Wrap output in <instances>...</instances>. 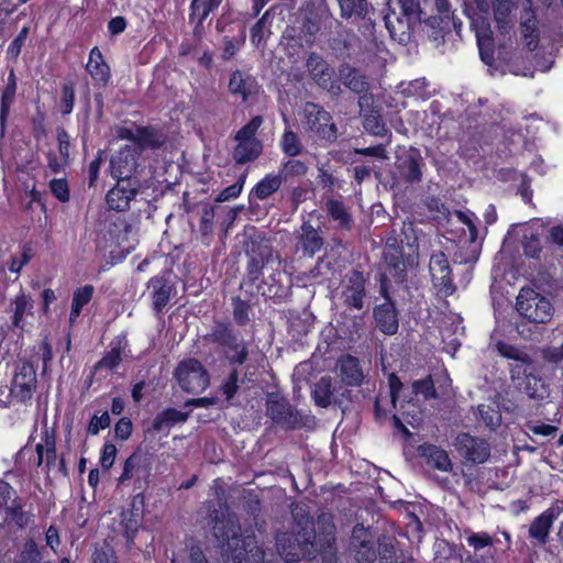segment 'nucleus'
Segmentation results:
<instances>
[{"instance_id":"f03ea898","label":"nucleus","mask_w":563,"mask_h":563,"mask_svg":"<svg viewBox=\"0 0 563 563\" xmlns=\"http://www.w3.org/2000/svg\"><path fill=\"white\" fill-rule=\"evenodd\" d=\"M292 517L296 522L295 532L279 533L276 537V547L278 554L288 563L298 562L309 558L316 551L313 539V522L302 506H296L292 509Z\"/></svg>"},{"instance_id":"ea45409f","label":"nucleus","mask_w":563,"mask_h":563,"mask_svg":"<svg viewBox=\"0 0 563 563\" xmlns=\"http://www.w3.org/2000/svg\"><path fill=\"white\" fill-rule=\"evenodd\" d=\"M495 349L503 357L518 362L516 365L526 366L532 363L531 357L525 351L504 341H497Z\"/></svg>"},{"instance_id":"8fccbe9b","label":"nucleus","mask_w":563,"mask_h":563,"mask_svg":"<svg viewBox=\"0 0 563 563\" xmlns=\"http://www.w3.org/2000/svg\"><path fill=\"white\" fill-rule=\"evenodd\" d=\"M431 277H438L442 275L451 274V268L444 253L439 252L431 256L429 263Z\"/></svg>"},{"instance_id":"393cba45","label":"nucleus","mask_w":563,"mask_h":563,"mask_svg":"<svg viewBox=\"0 0 563 563\" xmlns=\"http://www.w3.org/2000/svg\"><path fill=\"white\" fill-rule=\"evenodd\" d=\"M340 81L355 93H364L368 90L369 84L366 77L355 67L349 64H343L339 68Z\"/></svg>"},{"instance_id":"c03bdc74","label":"nucleus","mask_w":563,"mask_h":563,"mask_svg":"<svg viewBox=\"0 0 563 563\" xmlns=\"http://www.w3.org/2000/svg\"><path fill=\"white\" fill-rule=\"evenodd\" d=\"M307 35L308 34L302 32V27L300 25H292L288 26L285 30L282 36V41L285 42L286 45L291 47H310L313 45V43H306V41L308 42Z\"/></svg>"},{"instance_id":"4468645a","label":"nucleus","mask_w":563,"mask_h":563,"mask_svg":"<svg viewBox=\"0 0 563 563\" xmlns=\"http://www.w3.org/2000/svg\"><path fill=\"white\" fill-rule=\"evenodd\" d=\"M401 9V15L397 13H388L384 16L385 26L390 37L399 43H406L410 37V29L413 23L419 21L420 8L409 14L405 8Z\"/></svg>"},{"instance_id":"39448f33","label":"nucleus","mask_w":563,"mask_h":563,"mask_svg":"<svg viewBox=\"0 0 563 563\" xmlns=\"http://www.w3.org/2000/svg\"><path fill=\"white\" fill-rule=\"evenodd\" d=\"M37 467L49 475L51 473L67 476V468L63 457L58 459L56 453L55 435L47 428L43 431L42 441L35 445Z\"/></svg>"},{"instance_id":"b1692460","label":"nucleus","mask_w":563,"mask_h":563,"mask_svg":"<svg viewBox=\"0 0 563 563\" xmlns=\"http://www.w3.org/2000/svg\"><path fill=\"white\" fill-rule=\"evenodd\" d=\"M297 239L303 253L308 256H313L316 253L321 251L324 244V240L320 232L309 222L302 223Z\"/></svg>"},{"instance_id":"5fc2aeb1","label":"nucleus","mask_w":563,"mask_h":563,"mask_svg":"<svg viewBox=\"0 0 563 563\" xmlns=\"http://www.w3.org/2000/svg\"><path fill=\"white\" fill-rule=\"evenodd\" d=\"M412 391L416 395H422L424 399L435 398L437 391L433 380L430 376L412 383Z\"/></svg>"},{"instance_id":"c9c22d12","label":"nucleus","mask_w":563,"mask_h":563,"mask_svg":"<svg viewBox=\"0 0 563 563\" xmlns=\"http://www.w3.org/2000/svg\"><path fill=\"white\" fill-rule=\"evenodd\" d=\"M271 12L266 11L251 29V42L255 47L264 46L265 41L272 34Z\"/></svg>"},{"instance_id":"6ab92c4d","label":"nucleus","mask_w":563,"mask_h":563,"mask_svg":"<svg viewBox=\"0 0 563 563\" xmlns=\"http://www.w3.org/2000/svg\"><path fill=\"white\" fill-rule=\"evenodd\" d=\"M33 299L23 291L12 298L5 308V312L10 314L12 328L25 330L27 317L33 314Z\"/></svg>"},{"instance_id":"9d476101","label":"nucleus","mask_w":563,"mask_h":563,"mask_svg":"<svg viewBox=\"0 0 563 563\" xmlns=\"http://www.w3.org/2000/svg\"><path fill=\"white\" fill-rule=\"evenodd\" d=\"M210 341L225 347L227 358L231 363L243 364L247 357V347L243 340L238 339L231 329L223 324L217 323L208 334Z\"/></svg>"},{"instance_id":"4d7b16f0","label":"nucleus","mask_w":563,"mask_h":563,"mask_svg":"<svg viewBox=\"0 0 563 563\" xmlns=\"http://www.w3.org/2000/svg\"><path fill=\"white\" fill-rule=\"evenodd\" d=\"M121 525L124 527V533L128 540H132L139 529L140 520L132 511H122Z\"/></svg>"},{"instance_id":"f704fd0d","label":"nucleus","mask_w":563,"mask_h":563,"mask_svg":"<svg viewBox=\"0 0 563 563\" xmlns=\"http://www.w3.org/2000/svg\"><path fill=\"white\" fill-rule=\"evenodd\" d=\"M165 142L164 135L151 128H137L136 144L139 154L145 147L156 148Z\"/></svg>"},{"instance_id":"ddd939ff","label":"nucleus","mask_w":563,"mask_h":563,"mask_svg":"<svg viewBox=\"0 0 563 563\" xmlns=\"http://www.w3.org/2000/svg\"><path fill=\"white\" fill-rule=\"evenodd\" d=\"M36 383L34 366L29 362H23L16 367L11 385V396L21 402L30 400L36 388Z\"/></svg>"},{"instance_id":"e2e57ef3","label":"nucleus","mask_w":563,"mask_h":563,"mask_svg":"<svg viewBox=\"0 0 563 563\" xmlns=\"http://www.w3.org/2000/svg\"><path fill=\"white\" fill-rule=\"evenodd\" d=\"M33 256L32 247L24 245L20 257H13L9 265V271L12 273H20L21 269L31 261Z\"/></svg>"},{"instance_id":"864d4df0","label":"nucleus","mask_w":563,"mask_h":563,"mask_svg":"<svg viewBox=\"0 0 563 563\" xmlns=\"http://www.w3.org/2000/svg\"><path fill=\"white\" fill-rule=\"evenodd\" d=\"M318 528L320 529L321 533L324 536L323 543L330 547L331 543L334 541V534H335V526L332 521L331 515L322 514L318 518Z\"/></svg>"},{"instance_id":"6e6d98bb","label":"nucleus","mask_w":563,"mask_h":563,"mask_svg":"<svg viewBox=\"0 0 563 563\" xmlns=\"http://www.w3.org/2000/svg\"><path fill=\"white\" fill-rule=\"evenodd\" d=\"M91 563H119L114 550L109 544L96 548Z\"/></svg>"},{"instance_id":"49530a36","label":"nucleus","mask_w":563,"mask_h":563,"mask_svg":"<svg viewBox=\"0 0 563 563\" xmlns=\"http://www.w3.org/2000/svg\"><path fill=\"white\" fill-rule=\"evenodd\" d=\"M307 172L308 166L305 162L299 159H289L283 164L278 173L284 180H287L289 177L303 176Z\"/></svg>"},{"instance_id":"338daca9","label":"nucleus","mask_w":563,"mask_h":563,"mask_svg":"<svg viewBox=\"0 0 563 563\" xmlns=\"http://www.w3.org/2000/svg\"><path fill=\"white\" fill-rule=\"evenodd\" d=\"M111 419L107 411H104L102 415L92 416L89 426H88V433L91 435H96L99 433L100 430H103L110 426Z\"/></svg>"},{"instance_id":"13d9d810","label":"nucleus","mask_w":563,"mask_h":563,"mask_svg":"<svg viewBox=\"0 0 563 563\" xmlns=\"http://www.w3.org/2000/svg\"><path fill=\"white\" fill-rule=\"evenodd\" d=\"M121 352L119 349L109 351L96 365L95 371L113 369L121 363Z\"/></svg>"},{"instance_id":"7c9ffc66","label":"nucleus","mask_w":563,"mask_h":563,"mask_svg":"<svg viewBox=\"0 0 563 563\" xmlns=\"http://www.w3.org/2000/svg\"><path fill=\"white\" fill-rule=\"evenodd\" d=\"M238 144L233 151V159L236 164H245L255 161L262 153L263 145L261 141H236Z\"/></svg>"},{"instance_id":"9b49d317","label":"nucleus","mask_w":563,"mask_h":563,"mask_svg":"<svg viewBox=\"0 0 563 563\" xmlns=\"http://www.w3.org/2000/svg\"><path fill=\"white\" fill-rule=\"evenodd\" d=\"M453 445L467 463L482 464L490 456L489 444L484 439L468 433H460L455 438Z\"/></svg>"},{"instance_id":"bf43d9fd","label":"nucleus","mask_w":563,"mask_h":563,"mask_svg":"<svg viewBox=\"0 0 563 563\" xmlns=\"http://www.w3.org/2000/svg\"><path fill=\"white\" fill-rule=\"evenodd\" d=\"M20 498L16 497L15 489L7 482L0 479V508L7 509L13 504V501H19Z\"/></svg>"},{"instance_id":"f3484780","label":"nucleus","mask_w":563,"mask_h":563,"mask_svg":"<svg viewBox=\"0 0 563 563\" xmlns=\"http://www.w3.org/2000/svg\"><path fill=\"white\" fill-rule=\"evenodd\" d=\"M249 256L247 272L253 278H257L263 267L274 260V250L265 240H252L246 249Z\"/></svg>"},{"instance_id":"0eeeda50","label":"nucleus","mask_w":563,"mask_h":563,"mask_svg":"<svg viewBox=\"0 0 563 563\" xmlns=\"http://www.w3.org/2000/svg\"><path fill=\"white\" fill-rule=\"evenodd\" d=\"M266 413L275 423L286 429H297L303 426L299 412L277 393L267 395Z\"/></svg>"},{"instance_id":"58836bf2","label":"nucleus","mask_w":563,"mask_h":563,"mask_svg":"<svg viewBox=\"0 0 563 563\" xmlns=\"http://www.w3.org/2000/svg\"><path fill=\"white\" fill-rule=\"evenodd\" d=\"M283 181L284 179L279 173L277 175L268 174L257 183L254 188V195L256 198L264 200L276 192L282 186Z\"/></svg>"},{"instance_id":"a878e982","label":"nucleus","mask_w":563,"mask_h":563,"mask_svg":"<svg viewBox=\"0 0 563 563\" xmlns=\"http://www.w3.org/2000/svg\"><path fill=\"white\" fill-rule=\"evenodd\" d=\"M422 158L418 153L409 154L399 159L397 169L401 178L410 184L419 183L422 177Z\"/></svg>"},{"instance_id":"2eb2a0df","label":"nucleus","mask_w":563,"mask_h":563,"mask_svg":"<svg viewBox=\"0 0 563 563\" xmlns=\"http://www.w3.org/2000/svg\"><path fill=\"white\" fill-rule=\"evenodd\" d=\"M467 544L473 549V554L465 558V563H496L495 552L487 550L482 552L485 548H492L495 543L493 537L487 532H467Z\"/></svg>"},{"instance_id":"774afa93","label":"nucleus","mask_w":563,"mask_h":563,"mask_svg":"<svg viewBox=\"0 0 563 563\" xmlns=\"http://www.w3.org/2000/svg\"><path fill=\"white\" fill-rule=\"evenodd\" d=\"M29 31L30 29L27 26H24L20 33L18 34V36L12 41V43L9 45L8 47V54L12 57V58H16L20 53H21V49L25 43V40L27 37V34H29Z\"/></svg>"},{"instance_id":"3c124183","label":"nucleus","mask_w":563,"mask_h":563,"mask_svg":"<svg viewBox=\"0 0 563 563\" xmlns=\"http://www.w3.org/2000/svg\"><path fill=\"white\" fill-rule=\"evenodd\" d=\"M478 412L486 427L492 430L499 427L501 422V416L497 409L488 405H479Z\"/></svg>"},{"instance_id":"412c9836","label":"nucleus","mask_w":563,"mask_h":563,"mask_svg":"<svg viewBox=\"0 0 563 563\" xmlns=\"http://www.w3.org/2000/svg\"><path fill=\"white\" fill-rule=\"evenodd\" d=\"M147 288L151 290L154 310L161 312L170 299L174 290L173 284L163 276H155L150 279Z\"/></svg>"},{"instance_id":"de8ad7c7","label":"nucleus","mask_w":563,"mask_h":563,"mask_svg":"<svg viewBox=\"0 0 563 563\" xmlns=\"http://www.w3.org/2000/svg\"><path fill=\"white\" fill-rule=\"evenodd\" d=\"M40 551L33 539L25 541L15 563H40Z\"/></svg>"},{"instance_id":"a211bd4d","label":"nucleus","mask_w":563,"mask_h":563,"mask_svg":"<svg viewBox=\"0 0 563 563\" xmlns=\"http://www.w3.org/2000/svg\"><path fill=\"white\" fill-rule=\"evenodd\" d=\"M117 181V185L108 191L106 202L111 210L125 211L130 208V202L139 194L140 181Z\"/></svg>"},{"instance_id":"423d86ee","label":"nucleus","mask_w":563,"mask_h":563,"mask_svg":"<svg viewBox=\"0 0 563 563\" xmlns=\"http://www.w3.org/2000/svg\"><path fill=\"white\" fill-rule=\"evenodd\" d=\"M306 68L311 79L330 95L338 97L342 93L339 80L335 79L334 68L319 54L310 53Z\"/></svg>"},{"instance_id":"2f4dec72","label":"nucleus","mask_w":563,"mask_h":563,"mask_svg":"<svg viewBox=\"0 0 563 563\" xmlns=\"http://www.w3.org/2000/svg\"><path fill=\"white\" fill-rule=\"evenodd\" d=\"M367 530L362 526H355L352 533L353 543L358 542L361 550L357 552L360 563H369L375 560L376 554L367 539Z\"/></svg>"},{"instance_id":"7ed1b4c3","label":"nucleus","mask_w":563,"mask_h":563,"mask_svg":"<svg viewBox=\"0 0 563 563\" xmlns=\"http://www.w3.org/2000/svg\"><path fill=\"white\" fill-rule=\"evenodd\" d=\"M516 308L523 318L536 323H545L553 314L550 300L532 289L520 290Z\"/></svg>"},{"instance_id":"09e8293b","label":"nucleus","mask_w":563,"mask_h":563,"mask_svg":"<svg viewBox=\"0 0 563 563\" xmlns=\"http://www.w3.org/2000/svg\"><path fill=\"white\" fill-rule=\"evenodd\" d=\"M262 123V117H254L249 123H246L236 132L235 141H258L255 135Z\"/></svg>"},{"instance_id":"680f3d73","label":"nucleus","mask_w":563,"mask_h":563,"mask_svg":"<svg viewBox=\"0 0 563 563\" xmlns=\"http://www.w3.org/2000/svg\"><path fill=\"white\" fill-rule=\"evenodd\" d=\"M364 128L376 136H385L388 132L382 119L376 114H369L365 118Z\"/></svg>"},{"instance_id":"1a4fd4ad","label":"nucleus","mask_w":563,"mask_h":563,"mask_svg":"<svg viewBox=\"0 0 563 563\" xmlns=\"http://www.w3.org/2000/svg\"><path fill=\"white\" fill-rule=\"evenodd\" d=\"M139 151L136 147L125 145L115 152L110 159V174L117 180L135 183L139 168Z\"/></svg>"},{"instance_id":"dca6fc26","label":"nucleus","mask_w":563,"mask_h":563,"mask_svg":"<svg viewBox=\"0 0 563 563\" xmlns=\"http://www.w3.org/2000/svg\"><path fill=\"white\" fill-rule=\"evenodd\" d=\"M562 515L563 511L560 510V500H558L533 519L529 527V537L537 540L542 545L545 544L553 522L562 518Z\"/></svg>"},{"instance_id":"72a5a7b5","label":"nucleus","mask_w":563,"mask_h":563,"mask_svg":"<svg viewBox=\"0 0 563 563\" xmlns=\"http://www.w3.org/2000/svg\"><path fill=\"white\" fill-rule=\"evenodd\" d=\"M187 419V412H183L174 408H168L155 417L153 421V429L156 431H162L164 429L170 428L176 423L185 422Z\"/></svg>"},{"instance_id":"c756f323","label":"nucleus","mask_w":563,"mask_h":563,"mask_svg":"<svg viewBox=\"0 0 563 563\" xmlns=\"http://www.w3.org/2000/svg\"><path fill=\"white\" fill-rule=\"evenodd\" d=\"M87 71L93 80L107 84L110 78V67L104 62L103 56L98 47H93L89 53V60L86 66Z\"/></svg>"},{"instance_id":"bb28decb","label":"nucleus","mask_w":563,"mask_h":563,"mask_svg":"<svg viewBox=\"0 0 563 563\" xmlns=\"http://www.w3.org/2000/svg\"><path fill=\"white\" fill-rule=\"evenodd\" d=\"M343 19H366L375 9L368 0H336Z\"/></svg>"},{"instance_id":"aec40b11","label":"nucleus","mask_w":563,"mask_h":563,"mask_svg":"<svg viewBox=\"0 0 563 563\" xmlns=\"http://www.w3.org/2000/svg\"><path fill=\"white\" fill-rule=\"evenodd\" d=\"M343 299L344 302L353 308H363V298L365 296V279L361 272L353 271L344 279Z\"/></svg>"},{"instance_id":"f8f14e48","label":"nucleus","mask_w":563,"mask_h":563,"mask_svg":"<svg viewBox=\"0 0 563 563\" xmlns=\"http://www.w3.org/2000/svg\"><path fill=\"white\" fill-rule=\"evenodd\" d=\"M510 379L516 389L525 393L532 399L543 397V383L536 375L534 368L531 365H512L509 369Z\"/></svg>"},{"instance_id":"69168bd1","label":"nucleus","mask_w":563,"mask_h":563,"mask_svg":"<svg viewBox=\"0 0 563 563\" xmlns=\"http://www.w3.org/2000/svg\"><path fill=\"white\" fill-rule=\"evenodd\" d=\"M432 282L439 294L444 297L452 295L455 290L451 274L434 277L432 278Z\"/></svg>"},{"instance_id":"4be33fe9","label":"nucleus","mask_w":563,"mask_h":563,"mask_svg":"<svg viewBox=\"0 0 563 563\" xmlns=\"http://www.w3.org/2000/svg\"><path fill=\"white\" fill-rule=\"evenodd\" d=\"M336 369L341 380L349 386H360L364 379L360 362L352 355H344L338 360Z\"/></svg>"},{"instance_id":"052dcab7","label":"nucleus","mask_w":563,"mask_h":563,"mask_svg":"<svg viewBox=\"0 0 563 563\" xmlns=\"http://www.w3.org/2000/svg\"><path fill=\"white\" fill-rule=\"evenodd\" d=\"M52 194L62 202H66L70 198L69 187L65 178H55L49 183Z\"/></svg>"},{"instance_id":"37998d69","label":"nucleus","mask_w":563,"mask_h":563,"mask_svg":"<svg viewBox=\"0 0 563 563\" xmlns=\"http://www.w3.org/2000/svg\"><path fill=\"white\" fill-rule=\"evenodd\" d=\"M14 95H15V81H14V76L11 74L10 84H8V86L1 97V109H0V125H1L0 135L1 136L4 135L5 120H7L10 107L13 102Z\"/></svg>"},{"instance_id":"a19ab883","label":"nucleus","mask_w":563,"mask_h":563,"mask_svg":"<svg viewBox=\"0 0 563 563\" xmlns=\"http://www.w3.org/2000/svg\"><path fill=\"white\" fill-rule=\"evenodd\" d=\"M523 21L521 23L522 35L526 42V46L529 51H533L538 45V31L537 20L533 12L528 9L526 10Z\"/></svg>"},{"instance_id":"cd10ccee","label":"nucleus","mask_w":563,"mask_h":563,"mask_svg":"<svg viewBox=\"0 0 563 563\" xmlns=\"http://www.w3.org/2000/svg\"><path fill=\"white\" fill-rule=\"evenodd\" d=\"M420 451L429 466L441 472H450L452 470V462L445 450L432 444H428L422 445Z\"/></svg>"},{"instance_id":"603ef678","label":"nucleus","mask_w":563,"mask_h":563,"mask_svg":"<svg viewBox=\"0 0 563 563\" xmlns=\"http://www.w3.org/2000/svg\"><path fill=\"white\" fill-rule=\"evenodd\" d=\"M302 32L308 34L307 43H314V35L320 31V16L316 13L306 14L300 23Z\"/></svg>"},{"instance_id":"20e7f679","label":"nucleus","mask_w":563,"mask_h":563,"mask_svg":"<svg viewBox=\"0 0 563 563\" xmlns=\"http://www.w3.org/2000/svg\"><path fill=\"white\" fill-rule=\"evenodd\" d=\"M174 376L180 388L189 394H198L209 386V375L202 364L195 358L181 361L175 368Z\"/></svg>"},{"instance_id":"0e129e2a","label":"nucleus","mask_w":563,"mask_h":563,"mask_svg":"<svg viewBox=\"0 0 563 563\" xmlns=\"http://www.w3.org/2000/svg\"><path fill=\"white\" fill-rule=\"evenodd\" d=\"M140 462L141 459L136 454H132L125 460L123 472L119 478L120 483H124L134 477L136 470L140 467Z\"/></svg>"},{"instance_id":"79ce46f5","label":"nucleus","mask_w":563,"mask_h":563,"mask_svg":"<svg viewBox=\"0 0 563 563\" xmlns=\"http://www.w3.org/2000/svg\"><path fill=\"white\" fill-rule=\"evenodd\" d=\"M316 404L322 408H327L332 402L333 387L332 379L329 376L321 377L316 384L313 393Z\"/></svg>"},{"instance_id":"c85d7f7f","label":"nucleus","mask_w":563,"mask_h":563,"mask_svg":"<svg viewBox=\"0 0 563 563\" xmlns=\"http://www.w3.org/2000/svg\"><path fill=\"white\" fill-rule=\"evenodd\" d=\"M256 81L252 76L241 70H235L231 75L229 90L233 95L241 96L244 101L256 91Z\"/></svg>"},{"instance_id":"5701e85b","label":"nucleus","mask_w":563,"mask_h":563,"mask_svg":"<svg viewBox=\"0 0 563 563\" xmlns=\"http://www.w3.org/2000/svg\"><path fill=\"white\" fill-rule=\"evenodd\" d=\"M374 317L379 330L388 335L395 334L398 330V317L395 306L386 300L374 310Z\"/></svg>"},{"instance_id":"e433bc0d","label":"nucleus","mask_w":563,"mask_h":563,"mask_svg":"<svg viewBox=\"0 0 563 563\" xmlns=\"http://www.w3.org/2000/svg\"><path fill=\"white\" fill-rule=\"evenodd\" d=\"M325 210L328 214L331 217V219L338 222L339 227L347 230L351 228L352 217L343 202L330 199L325 203Z\"/></svg>"},{"instance_id":"f257e3e1","label":"nucleus","mask_w":563,"mask_h":563,"mask_svg":"<svg viewBox=\"0 0 563 563\" xmlns=\"http://www.w3.org/2000/svg\"><path fill=\"white\" fill-rule=\"evenodd\" d=\"M213 536L221 542L227 541L224 551L234 563H263L264 552L253 537L240 539V523L234 514L216 510L211 516Z\"/></svg>"},{"instance_id":"a18cd8bd","label":"nucleus","mask_w":563,"mask_h":563,"mask_svg":"<svg viewBox=\"0 0 563 563\" xmlns=\"http://www.w3.org/2000/svg\"><path fill=\"white\" fill-rule=\"evenodd\" d=\"M280 147L288 156H297L302 151V144L298 135L291 130H286L280 140Z\"/></svg>"},{"instance_id":"4c0bfd02","label":"nucleus","mask_w":563,"mask_h":563,"mask_svg":"<svg viewBox=\"0 0 563 563\" xmlns=\"http://www.w3.org/2000/svg\"><path fill=\"white\" fill-rule=\"evenodd\" d=\"M5 517L19 528H25L33 522V514L23 509L22 500L13 501L10 507L3 510Z\"/></svg>"},{"instance_id":"6e6552de","label":"nucleus","mask_w":563,"mask_h":563,"mask_svg":"<svg viewBox=\"0 0 563 563\" xmlns=\"http://www.w3.org/2000/svg\"><path fill=\"white\" fill-rule=\"evenodd\" d=\"M303 118L308 129L319 137L331 142L336 140V125L333 123L331 114L322 107L313 102H306Z\"/></svg>"},{"instance_id":"473e14b6","label":"nucleus","mask_w":563,"mask_h":563,"mask_svg":"<svg viewBox=\"0 0 563 563\" xmlns=\"http://www.w3.org/2000/svg\"><path fill=\"white\" fill-rule=\"evenodd\" d=\"M95 292L92 285H85L74 291L69 322L74 324L80 316L82 308L91 300Z\"/></svg>"}]
</instances>
